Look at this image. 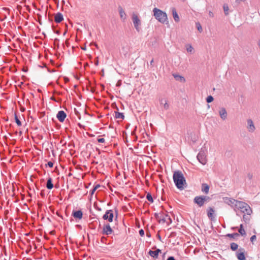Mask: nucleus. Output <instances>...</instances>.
I'll return each mask as SVG.
<instances>
[{"label": "nucleus", "instance_id": "nucleus-31", "mask_svg": "<svg viewBox=\"0 0 260 260\" xmlns=\"http://www.w3.org/2000/svg\"><path fill=\"white\" fill-rule=\"evenodd\" d=\"M231 249L233 251L236 250L238 248V245L236 243H232L230 245Z\"/></svg>", "mask_w": 260, "mask_h": 260}, {"label": "nucleus", "instance_id": "nucleus-56", "mask_svg": "<svg viewBox=\"0 0 260 260\" xmlns=\"http://www.w3.org/2000/svg\"><path fill=\"white\" fill-rule=\"evenodd\" d=\"M106 238L104 237H102L101 238V242H103V243H104L105 242V240H106Z\"/></svg>", "mask_w": 260, "mask_h": 260}, {"label": "nucleus", "instance_id": "nucleus-45", "mask_svg": "<svg viewBox=\"0 0 260 260\" xmlns=\"http://www.w3.org/2000/svg\"><path fill=\"white\" fill-rule=\"evenodd\" d=\"M256 239V237L255 235H253L250 238V241L251 242H253L254 241H255Z\"/></svg>", "mask_w": 260, "mask_h": 260}, {"label": "nucleus", "instance_id": "nucleus-57", "mask_svg": "<svg viewBox=\"0 0 260 260\" xmlns=\"http://www.w3.org/2000/svg\"><path fill=\"white\" fill-rule=\"evenodd\" d=\"M112 106L115 108L117 109V110H118V108L115 104H112Z\"/></svg>", "mask_w": 260, "mask_h": 260}, {"label": "nucleus", "instance_id": "nucleus-9", "mask_svg": "<svg viewBox=\"0 0 260 260\" xmlns=\"http://www.w3.org/2000/svg\"><path fill=\"white\" fill-rule=\"evenodd\" d=\"M153 249H156L155 251L150 250L148 252L149 254L153 258H157L158 256V254L161 252V250L156 248L155 246L152 248Z\"/></svg>", "mask_w": 260, "mask_h": 260}, {"label": "nucleus", "instance_id": "nucleus-58", "mask_svg": "<svg viewBox=\"0 0 260 260\" xmlns=\"http://www.w3.org/2000/svg\"><path fill=\"white\" fill-rule=\"evenodd\" d=\"M146 235L148 237H150L151 236V234H150V232H149L146 233Z\"/></svg>", "mask_w": 260, "mask_h": 260}, {"label": "nucleus", "instance_id": "nucleus-34", "mask_svg": "<svg viewBox=\"0 0 260 260\" xmlns=\"http://www.w3.org/2000/svg\"><path fill=\"white\" fill-rule=\"evenodd\" d=\"M54 43L55 45V47L57 49H59V39L57 38H55L54 41Z\"/></svg>", "mask_w": 260, "mask_h": 260}, {"label": "nucleus", "instance_id": "nucleus-25", "mask_svg": "<svg viewBox=\"0 0 260 260\" xmlns=\"http://www.w3.org/2000/svg\"><path fill=\"white\" fill-rule=\"evenodd\" d=\"M250 215L251 214H244L243 216V220L246 223H249L250 219Z\"/></svg>", "mask_w": 260, "mask_h": 260}, {"label": "nucleus", "instance_id": "nucleus-12", "mask_svg": "<svg viewBox=\"0 0 260 260\" xmlns=\"http://www.w3.org/2000/svg\"><path fill=\"white\" fill-rule=\"evenodd\" d=\"M113 230L111 228L109 224H107L103 228V234L107 235H110L112 233Z\"/></svg>", "mask_w": 260, "mask_h": 260}, {"label": "nucleus", "instance_id": "nucleus-43", "mask_svg": "<svg viewBox=\"0 0 260 260\" xmlns=\"http://www.w3.org/2000/svg\"><path fill=\"white\" fill-rule=\"evenodd\" d=\"M186 50L187 52H191L193 50V48L191 45H189V47L186 48Z\"/></svg>", "mask_w": 260, "mask_h": 260}, {"label": "nucleus", "instance_id": "nucleus-2", "mask_svg": "<svg viewBox=\"0 0 260 260\" xmlns=\"http://www.w3.org/2000/svg\"><path fill=\"white\" fill-rule=\"evenodd\" d=\"M234 210L238 216H239L238 210L242 213H246L247 214H251L252 213V211L250 207L247 203L242 201H239L238 202L236 205V208L234 209Z\"/></svg>", "mask_w": 260, "mask_h": 260}, {"label": "nucleus", "instance_id": "nucleus-42", "mask_svg": "<svg viewBox=\"0 0 260 260\" xmlns=\"http://www.w3.org/2000/svg\"><path fill=\"white\" fill-rule=\"evenodd\" d=\"M47 167H49V168H52L53 166V162L51 161H49L48 162V163L47 164L45 165Z\"/></svg>", "mask_w": 260, "mask_h": 260}, {"label": "nucleus", "instance_id": "nucleus-32", "mask_svg": "<svg viewBox=\"0 0 260 260\" xmlns=\"http://www.w3.org/2000/svg\"><path fill=\"white\" fill-rule=\"evenodd\" d=\"M63 183H64V177L63 176H62L61 178V180L59 181L58 183L55 185V188H57L59 187V184H61L62 186H63Z\"/></svg>", "mask_w": 260, "mask_h": 260}, {"label": "nucleus", "instance_id": "nucleus-52", "mask_svg": "<svg viewBox=\"0 0 260 260\" xmlns=\"http://www.w3.org/2000/svg\"><path fill=\"white\" fill-rule=\"evenodd\" d=\"M209 16L210 17H214V14H213V12H212L211 11H209Z\"/></svg>", "mask_w": 260, "mask_h": 260}, {"label": "nucleus", "instance_id": "nucleus-28", "mask_svg": "<svg viewBox=\"0 0 260 260\" xmlns=\"http://www.w3.org/2000/svg\"><path fill=\"white\" fill-rule=\"evenodd\" d=\"M226 236L229 238H231L236 239L239 236V234L237 233H233V234H228L226 235Z\"/></svg>", "mask_w": 260, "mask_h": 260}, {"label": "nucleus", "instance_id": "nucleus-19", "mask_svg": "<svg viewBox=\"0 0 260 260\" xmlns=\"http://www.w3.org/2000/svg\"><path fill=\"white\" fill-rule=\"evenodd\" d=\"M118 11L121 19L124 20L126 19V14L124 10L120 6L118 7Z\"/></svg>", "mask_w": 260, "mask_h": 260}, {"label": "nucleus", "instance_id": "nucleus-18", "mask_svg": "<svg viewBox=\"0 0 260 260\" xmlns=\"http://www.w3.org/2000/svg\"><path fill=\"white\" fill-rule=\"evenodd\" d=\"M171 11H172V15H173V18H174L175 21L176 22H179L180 20V19H179V17L178 16V14H177L176 9L175 8H172Z\"/></svg>", "mask_w": 260, "mask_h": 260}, {"label": "nucleus", "instance_id": "nucleus-44", "mask_svg": "<svg viewBox=\"0 0 260 260\" xmlns=\"http://www.w3.org/2000/svg\"><path fill=\"white\" fill-rule=\"evenodd\" d=\"M139 234L141 237H143L144 236V231L143 229H141L139 231Z\"/></svg>", "mask_w": 260, "mask_h": 260}, {"label": "nucleus", "instance_id": "nucleus-61", "mask_svg": "<svg viewBox=\"0 0 260 260\" xmlns=\"http://www.w3.org/2000/svg\"><path fill=\"white\" fill-rule=\"evenodd\" d=\"M62 108L63 109H65V102H63V104H62Z\"/></svg>", "mask_w": 260, "mask_h": 260}, {"label": "nucleus", "instance_id": "nucleus-30", "mask_svg": "<svg viewBox=\"0 0 260 260\" xmlns=\"http://www.w3.org/2000/svg\"><path fill=\"white\" fill-rule=\"evenodd\" d=\"M14 119L16 123H17V125L20 126L22 125L21 121L19 119L18 116L16 113H15L14 114Z\"/></svg>", "mask_w": 260, "mask_h": 260}, {"label": "nucleus", "instance_id": "nucleus-50", "mask_svg": "<svg viewBox=\"0 0 260 260\" xmlns=\"http://www.w3.org/2000/svg\"><path fill=\"white\" fill-rule=\"evenodd\" d=\"M252 174H251V173H248V175H247V177L249 179H251L252 178Z\"/></svg>", "mask_w": 260, "mask_h": 260}, {"label": "nucleus", "instance_id": "nucleus-29", "mask_svg": "<svg viewBox=\"0 0 260 260\" xmlns=\"http://www.w3.org/2000/svg\"><path fill=\"white\" fill-rule=\"evenodd\" d=\"M63 82L65 83V76H60L59 77L57 82L59 85H60V86H62V85L61 84V82Z\"/></svg>", "mask_w": 260, "mask_h": 260}, {"label": "nucleus", "instance_id": "nucleus-36", "mask_svg": "<svg viewBox=\"0 0 260 260\" xmlns=\"http://www.w3.org/2000/svg\"><path fill=\"white\" fill-rule=\"evenodd\" d=\"M100 187L99 184H96L91 190H90V194L92 196L95 190Z\"/></svg>", "mask_w": 260, "mask_h": 260}, {"label": "nucleus", "instance_id": "nucleus-20", "mask_svg": "<svg viewBox=\"0 0 260 260\" xmlns=\"http://www.w3.org/2000/svg\"><path fill=\"white\" fill-rule=\"evenodd\" d=\"M239 201L233 199H229L227 198L225 200V202L227 203L228 205L234 204L235 207H236V205L238 203Z\"/></svg>", "mask_w": 260, "mask_h": 260}, {"label": "nucleus", "instance_id": "nucleus-60", "mask_svg": "<svg viewBox=\"0 0 260 260\" xmlns=\"http://www.w3.org/2000/svg\"><path fill=\"white\" fill-rule=\"evenodd\" d=\"M153 59H152L151 60V61H150V65H151V66H153Z\"/></svg>", "mask_w": 260, "mask_h": 260}, {"label": "nucleus", "instance_id": "nucleus-54", "mask_svg": "<svg viewBox=\"0 0 260 260\" xmlns=\"http://www.w3.org/2000/svg\"><path fill=\"white\" fill-rule=\"evenodd\" d=\"M165 216L168 217V219L169 221H170V222L171 223L172 222V219L170 218V217L169 216V215L168 214H166Z\"/></svg>", "mask_w": 260, "mask_h": 260}, {"label": "nucleus", "instance_id": "nucleus-41", "mask_svg": "<svg viewBox=\"0 0 260 260\" xmlns=\"http://www.w3.org/2000/svg\"><path fill=\"white\" fill-rule=\"evenodd\" d=\"M164 108L166 110L168 109L169 108V104L167 103V101L166 100H165V103L164 104Z\"/></svg>", "mask_w": 260, "mask_h": 260}, {"label": "nucleus", "instance_id": "nucleus-16", "mask_svg": "<svg viewBox=\"0 0 260 260\" xmlns=\"http://www.w3.org/2000/svg\"><path fill=\"white\" fill-rule=\"evenodd\" d=\"M219 114L220 118L222 120H224L226 119L228 114H227V112L224 108H221L220 109V110L219 111Z\"/></svg>", "mask_w": 260, "mask_h": 260}, {"label": "nucleus", "instance_id": "nucleus-15", "mask_svg": "<svg viewBox=\"0 0 260 260\" xmlns=\"http://www.w3.org/2000/svg\"><path fill=\"white\" fill-rule=\"evenodd\" d=\"M65 213V210H63L62 209H60V210H57L56 211V215L58 217V218H57L58 221H61L63 222V215Z\"/></svg>", "mask_w": 260, "mask_h": 260}, {"label": "nucleus", "instance_id": "nucleus-49", "mask_svg": "<svg viewBox=\"0 0 260 260\" xmlns=\"http://www.w3.org/2000/svg\"><path fill=\"white\" fill-rule=\"evenodd\" d=\"M167 260H176L175 257L172 256H169Z\"/></svg>", "mask_w": 260, "mask_h": 260}, {"label": "nucleus", "instance_id": "nucleus-10", "mask_svg": "<svg viewBox=\"0 0 260 260\" xmlns=\"http://www.w3.org/2000/svg\"><path fill=\"white\" fill-rule=\"evenodd\" d=\"M236 256L238 260H246L244 254V249L240 248L238 252L236 253Z\"/></svg>", "mask_w": 260, "mask_h": 260}, {"label": "nucleus", "instance_id": "nucleus-17", "mask_svg": "<svg viewBox=\"0 0 260 260\" xmlns=\"http://www.w3.org/2000/svg\"><path fill=\"white\" fill-rule=\"evenodd\" d=\"M72 215L74 218L80 219L82 218L83 213L81 210L73 211Z\"/></svg>", "mask_w": 260, "mask_h": 260}, {"label": "nucleus", "instance_id": "nucleus-13", "mask_svg": "<svg viewBox=\"0 0 260 260\" xmlns=\"http://www.w3.org/2000/svg\"><path fill=\"white\" fill-rule=\"evenodd\" d=\"M56 117L60 122H63L65 120V112L63 110L59 111L56 114Z\"/></svg>", "mask_w": 260, "mask_h": 260}, {"label": "nucleus", "instance_id": "nucleus-48", "mask_svg": "<svg viewBox=\"0 0 260 260\" xmlns=\"http://www.w3.org/2000/svg\"><path fill=\"white\" fill-rule=\"evenodd\" d=\"M158 221H159V222H160V221H162V222L164 223V222H166L167 221H166V218L163 217L162 218L160 219Z\"/></svg>", "mask_w": 260, "mask_h": 260}, {"label": "nucleus", "instance_id": "nucleus-24", "mask_svg": "<svg viewBox=\"0 0 260 260\" xmlns=\"http://www.w3.org/2000/svg\"><path fill=\"white\" fill-rule=\"evenodd\" d=\"M61 93L59 92H58V94L57 95H54L52 99L54 101H55L56 102H57V103H60L62 101V99L61 98H60V94Z\"/></svg>", "mask_w": 260, "mask_h": 260}, {"label": "nucleus", "instance_id": "nucleus-3", "mask_svg": "<svg viewBox=\"0 0 260 260\" xmlns=\"http://www.w3.org/2000/svg\"><path fill=\"white\" fill-rule=\"evenodd\" d=\"M153 15L155 18L161 23H167L168 22L167 15L166 12L161 10L155 8L153 10Z\"/></svg>", "mask_w": 260, "mask_h": 260}, {"label": "nucleus", "instance_id": "nucleus-4", "mask_svg": "<svg viewBox=\"0 0 260 260\" xmlns=\"http://www.w3.org/2000/svg\"><path fill=\"white\" fill-rule=\"evenodd\" d=\"M211 199L209 196H196L193 199V202L196 204L199 207L204 206L205 204L209 202Z\"/></svg>", "mask_w": 260, "mask_h": 260}, {"label": "nucleus", "instance_id": "nucleus-39", "mask_svg": "<svg viewBox=\"0 0 260 260\" xmlns=\"http://www.w3.org/2000/svg\"><path fill=\"white\" fill-rule=\"evenodd\" d=\"M214 100V98L211 95H209L207 96V98H206V102L208 103H210L211 102H212Z\"/></svg>", "mask_w": 260, "mask_h": 260}, {"label": "nucleus", "instance_id": "nucleus-59", "mask_svg": "<svg viewBox=\"0 0 260 260\" xmlns=\"http://www.w3.org/2000/svg\"><path fill=\"white\" fill-rule=\"evenodd\" d=\"M90 90L92 93H93L95 91V89L93 87H91Z\"/></svg>", "mask_w": 260, "mask_h": 260}, {"label": "nucleus", "instance_id": "nucleus-53", "mask_svg": "<svg viewBox=\"0 0 260 260\" xmlns=\"http://www.w3.org/2000/svg\"><path fill=\"white\" fill-rule=\"evenodd\" d=\"M154 216L157 219H158L159 218V214L158 213H155L154 214Z\"/></svg>", "mask_w": 260, "mask_h": 260}, {"label": "nucleus", "instance_id": "nucleus-6", "mask_svg": "<svg viewBox=\"0 0 260 260\" xmlns=\"http://www.w3.org/2000/svg\"><path fill=\"white\" fill-rule=\"evenodd\" d=\"M197 157L199 161L202 165H204L206 164L207 159L206 152L204 150L201 149L199 153H198Z\"/></svg>", "mask_w": 260, "mask_h": 260}, {"label": "nucleus", "instance_id": "nucleus-8", "mask_svg": "<svg viewBox=\"0 0 260 260\" xmlns=\"http://www.w3.org/2000/svg\"><path fill=\"white\" fill-rule=\"evenodd\" d=\"M247 128L248 131L250 133H253L255 130V127L253 121L251 119H248L247 120Z\"/></svg>", "mask_w": 260, "mask_h": 260}, {"label": "nucleus", "instance_id": "nucleus-64", "mask_svg": "<svg viewBox=\"0 0 260 260\" xmlns=\"http://www.w3.org/2000/svg\"><path fill=\"white\" fill-rule=\"evenodd\" d=\"M81 49H82V50H86V47H85V46H84V47H81Z\"/></svg>", "mask_w": 260, "mask_h": 260}, {"label": "nucleus", "instance_id": "nucleus-55", "mask_svg": "<svg viewBox=\"0 0 260 260\" xmlns=\"http://www.w3.org/2000/svg\"><path fill=\"white\" fill-rule=\"evenodd\" d=\"M56 64L57 68L60 67L62 64V63H59V62H57Z\"/></svg>", "mask_w": 260, "mask_h": 260}, {"label": "nucleus", "instance_id": "nucleus-40", "mask_svg": "<svg viewBox=\"0 0 260 260\" xmlns=\"http://www.w3.org/2000/svg\"><path fill=\"white\" fill-rule=\"evenodd\" d=\"M69 147L70 148V149H69V151H70V153L71 154V155H72L74 153V151H73L72 149V147H73V145L71 144H69V145H68Z\"/></svg>", "mask_w": 260, "mask_h": 260}, {"label": "nucleus", "instance_id": "nucleus-62", "mask_svg": "<svg viewBox=\"0 0 260 260\" xmlns=\"http://www.w3.org/2000/svg\"><path fill=\"white\" fill-rule=\"evenodd\" d=\"M257 45H258V47L260 48V40H258V43H257Z\"/></svg>", "mask_w": 260, "mask_h": 260}, {"label": "nucleus", "instance_id": "nucleus-51", "mask_svg": "<svg viewBox=\"0 0 260 260\" xmlns=\"http://www.w3.org/2000/svg\"><path fill=\"white\" fill-rule=\"evenodd\" d=\"M53 31L55 33L57 34H59L60 33V30H58L56 29H53Z\"/></svg>", "mask_w": 260, "mask_h": 260}, {"label": "nucleus", "instance_id": "nucleus-14", "mask_svg": "<svg viewBox=\"0 0 260 260\" xmlns=\"http://www.w3.org/2000/svg\"><path fill=\"white\" fill-rule=\"evenodd\" d=\"M63 20V16L60 12H57L55 14L54 21L56 23H60Z\"/></svg>", "mask_w": 260, "mask_h": 260}, {"label": "nucleus", "instance_id": "nucleus-35", "mask_svg": "<svg viewBox=\"0 0 260 260\" xmlns=\"http://www.w3.org/2000/svg\"><path fill=\"white\" fill-rule=\"evenodd\" d=\"M223 9L225 15H228L229 14L228 11L229 10L228 5L226 4H224L223 6Z\"/></svg>", "mask_w": 260, "mask_h": 260}, {"label": "nucleus", "instance_id": "nucleus-38", "mask_svg": "<svg viewBox=\"0 0 260 260\" xmlns=\"http://www.w3.org/2000/svg\"><path fill=\"white\" fill-rule=\"evenodd\" d=\"M196 27H197L198 30L200 32H201L203 31V29H202V26H201V24L199 22H197L196 23Z\"/></svg>", "mask_w": 260, "mask_h": 260}, {"label": "nucleus", "instance_id": "nucleus-5", "mask_svg": "<svg viewBox=\"0 0 260 260\" xmlns=\"http://www.w3.org/2000/svg\"><path fill=\"white\" fill-rule=\"evenodd\" d=\"M132 18L135 28L138 32H139L141 30V28L140 27L141 21L138 15L135 13L133 14Z\"/></svg>", "mask_w": 260, "mask_h": 260}, {"label": "nucleus", "instance_id": "nucleus-7", "mask_svg": "<svg viewBox=\"0 0 260 260\" xmlns=\"http://www.w3.org/2000/svg\"><path fill=\"white\" fill-rule=\"evenodd\" d=\"M103 218L104 220H108L109 222H112L113 218V213L112 210H107L103 215Z\"/></svg>", "mask_w": 260, "mask_h": 260}, {"label": "nucleus", "instance_id": "nucleus-22", "mask_svg": "<svg viewBox=\"0 0 260 260\" xmlns=\"http://www.w3.org/2000/svg\"><path fill=\"white\" fill-rule=\"evenodd\" d=\"M54 185L52 183V180L51 178H49L47 180L46 183V187L48 189H51L53 187Z\"/></svg>", "mask_w": 260, "mask_h": 260}, {"label": "nucleus", "instance_id": "nucleus-46", "mask_svg": "<svg viewBox=\"0 0 260 260\" xmlns=\"http://www.w3.org/2000/svg\"><path fill=\"white\" fill-rule=\"evenodd\" d=\"M105 139L104 138H99L98 139V141L99 143H104L105 142Z\"/></svg>", "mask_w": 260, "mask_h": 260}, {"label": "nucleus", "instance_id": "nucleus-47", "mask_svg": "<svg viewBox=\"0 0 260 260\" xmlns=\"http://www.w3.org/2000/svg\"><path fill=\"white\" fill-rule=\"evenodd\" d=\"M94 64L95 66H98L99 64L98 57H97L95 58Z\"/></svg>", "mask_w": 260, "mask_h": 260}, {"label": "nucleus", "instance_id": "nucleus-26", "mask_svg": "<svg viewBox=\"0 0 260 260\" xmlns=\"http://www.w3.org/2000/svg\"><path fill=\"white\" fill-rule=\"evenodd\" d=\"M115 118L117 119H123L124 118V115L123 113H120L119 112H115Z\"/></svg>", "mask_w": 260, "mask_h": 260}, {"label": "nucleus", "instance_id": "nucleus-33", "mask_svg": "<svg viewBox=\"0 0 260 260\" xmlns=\"http://www.w3.org/2000/svg\"><path fill=\"white\" fill-rule=\"evenodd\" d=\"M64 192V189H61V192H60V193L59 194V197H58L59 199V201L58 202V204H60V203L61 204V201H64L65 200V199H64L63 200V197H62V194H61V193H62V194H63Z\"/></svg>", "mask_w": 260, "mask_h": 260}, {"label": "nucleus", "instance_id": "nucleus-27", "mask_svg": "<svg viewBox=\"0 0 260 260\" xmlns=\"http://www.w3.org/2000/svg\"><path fill=\"white\" fill-rule=\"evenodd\" d=\"M238 232L241 234V236H245L246 235V232L244 229L243 225L242 224H241L240 225V228L238 230Z\"/></svg>", "mask_w": 260, "mask_h": 260}, {"label": "nucleus", "instance_id": "nucleus-37", "mask_svg": "<svg viewBox=\"0 0 260 260\" xmlns=\"http://www.w3.org/2000/svg\"><path fill=\"white\" fill-rule=\"evenodd\" d=\"M146 199L151 203L153 202V199L150 193L148 192L147 193Z\"/></svg>", "mask_w": 260, "mask_h": 260}, {"label": "nucleus", "instance_id": "nucleus-63", "mask_svg": "<svg viewBox=\"0 0 260 260\" xmlns=\"http://www.w3.org/2000/svg\"><path fill=\"white\" fill-rule=\"evenodd\" d=\"M96 210H98V211H101V208H99V207H96Z\"/></svg>", "mask_w": 260, "mask_h": 260}, {"label": "nucleus", "instance_id": "nucleus-1", "mask_svg": "<svg viewBox=\"0 0 260 260\" xmlns=\"http://www.w3.org/2000/svg\"><path fill=\"white\" fill-rule=\"evenodd\" d=\"M174 183L177 188L180 190H183L186 186V182L182 173L180 171H176L174 172L173 176Z\"/></svg>", "mask_w": 260, "mask_h": 260}, {"label": "nucleus", "instance_id": "nucleus-21", "mask_svg": "<svg viewBox=\"0 0 260 260\" xmlns=\"http://www.w3.org/2000/svg\"><path fill=\"white\" fill-rule=\"evenodd\" d=\"M201 190L202 191H203L206 194H207L209 192V186L206 183H203L202 184Z\"/></svg>", "mask_w": 260, "mask_h": 260}, {"label": "nucleus", "instance_id": "nucleus-23", "mask_svg": "<svg viewBox=\"0 0 260 260\" xmlns=\"http://www.w3.org/2000/svg\"><path fill=\"white\" fill-rule=\"evenodd\" d=\"M173 76L176 80L179 81L181 82H184L185 81V78L181 76H180L177 74H173Z\"/></svg>", "mask_w": 260, "mask_h": 260}, {"label": "nucleus", "instance_id": "nucleus-11", "mask_svg": "<svg viewBox=\"0 0 260 260\" xmlns=\"http://www.w3.org/2000/svg\"><path fill=\"white\" fill-rule=\"evenodd\" d=\"M207 216L211 220L215 218V210L213 207H209L207 210Z\"/></svg>", "mask_w": 260, "mask_h": 260}]
</instances>
